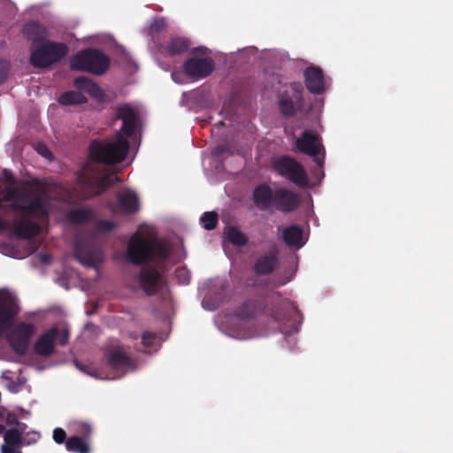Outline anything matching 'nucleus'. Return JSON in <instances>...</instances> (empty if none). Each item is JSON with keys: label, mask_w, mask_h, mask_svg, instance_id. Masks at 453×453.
Wrapping results in <instances>:
<instances>
[{"label": "nucleus", "mask_w": 453, "mask_h": 453, "mask_svg": "<svg viewBox=\"0 0 453 453\" xmlns=\"http://www.w3.org/2000/svg\"><path fill=\"white\" fill-rule=\"evenodd\" d=\"M139 111L128 104H123L116 109V119L122 120L120 130L117 131L114 139L93 140L89 144V157L96 163L112 165L121 163L129 150V142L135 132L139 121Z\"/></svg>", "instance_id": "obj_1"}, {"label": "nucleus", "mask_w": 453, "mask_h": 453, "mask_svg": "<svg viewBox=\"0 0 453 453\" xmlns=\"http://www.w3.org/2000/svg\"><path fill=\"white\" fill-rule=\"evenodd\" d=\"M171 245L163 240L150 241L136 233L131 236L127 248V258L135 265L149 261L160 264L167 260L172 254Z\"/></svg>", "instance_id": "obj_2"}, {"label": "nucleus", "mask_w": 453, "mask_h": 453, "mask_svg": "<svg viewBox=\"0 0 453 453\" xmlns=\"http://www.w3.org/2000/svg\"><path fill=\"white\" fill-rule=\"evenodd\" d=\"M4 202H11V207L17 214L36 218L48 215L45 199L35 189L30 188H10L3 197H0V210L6 209Z\"/></svg>", "instance_id": "obj_3"}, {"label": "nucleus", "mask_w": 453, "mask_h": 453, "mask_svg": "<svg viewBox=\"0 0 453 453\" xmlns=\"http://www.w3.org/2000/svg\"><path fill=\"white\" fill-rule=\"evenodd\" d=\"M119 181V178L111 173L93 174L88 171L86 166L77 176L74 192L77 194L79 199L87 200L101 194L114 183Z\"/></svg>", "instance_id": "obj_4"}, {"label": "nucleus", "mask_w": 453, "mask_h": 453, "mask_svg": "<svg viewBox=\"0 0 453 453\" xmlns=\"http://www.w3.org/2000/svg\"><path fill=\"white\" fill-rule=\"evenodd\" d=\"M110 58L97 49L88 48L77 52L70 59V68L84 71L96 75H103L109 69Z\"/></svg>", "instance_id": "obj_5"}, {"label": "nucleus", "mask_w": 453, "mask_h": 453, "mask_svg": "<svg viewBox=\"0 0 453 453\" xmlns=\"http://www.w3.org/2000/svg\"><path fill=\"white\" fill-rule=\"evenodd\" d=\"M274 172L301 188H310L309 176L304 166L295 157L288 155L280 156L272 162Z\"/></svg>", "instance_id": "obj_6"}, {"label": "nucleus", "mask_w": 453, "mask_h": 453, "mask_svg": "<svg viewBox=\"0 0 453 453\" xmlns=\"http://www.w3.org/2000/svg\"><path fill=\"white\" fill-rule=\"evenodd\" d=\"M68 52L63 42H47L35 49L30 56V63L37 68L48 67L60 61Z\"/></svg>", "instance_id": "obj_7"}, {"label": "nucleus", "mask_w": 453, "mask_h": 453, "mask_svg": "<svg viewBox=\"0 0 453 453\" xmlns=\"http://www.w3.org/2000/svg\"><path fill=\"white\" fill-rule=\"evenodd\" d=\"M303 91L302 83L294 81L278 95L279 110L284 117L290 118L303 110L304 105Z\"/></svg>", "instance_id": "obj_8"}, {"label": "nucleus", "mask_w": 453, "mask_h": 453, "mask_svg": "<svg viewBox=\"0 0 453 453\" xmlns=\"http://www.w3.org/2000/svg\"><path fill=\"white\" fill-rule=\"evenodd\" d=\"M296 150L305 155L313 157L321 172V178L324 176V156L325 149L319 134L311 130H305L296 141Z\"/></svg>", "instance_id": "obj_9"}, {"label": "nucleus", "mask_w": 453, "mask_h": 453, "mask_svg": "<svg viewBox=\"0 0 453 453\" xmlns=\"http://www.w3.org/2000/svg\"><path fill=\"white\" fill-rule=\"evenodd\" d=\"M19 311L16 297L8 291H0V337L12 328Z\"/></svg>", "instance_id": "obj_10"}, {"label": "nucleus", "mask_w": 453, "mask_h": 453, "mask_svg": "<svg viewBox=\"0 0 453 453\" xmlns=\"http://www.w3.org/2000/svg\"><path fill=\"white\" fill-rule=\"evenodd\" d=\"M35 332V327L31 323L21 322L4 336L7 339L12 349L16 354L25 355L28 349L30 340Z\"/></svg>", "instance_id": "obj_11"}, {"label": "nucleus", "mask_w": 453, "mask_h": 453, "mask_svg": "<svg viewBox=\"0 0 453 453\" xmlns=\"http://www.w3.org/2000/svg\"><path fill=\"white\" fill-rule=\"evenodd\" d=\"M74 257L86 267H95L100 262V252L90 241L76 239Z\"/></svg>", "instance_id": "obj_12"}, {"label": "nucleus", "mask_w": 453, "mask_h": 453, "mask_svg": "<svg viewBox=\"0 0 453 453\" xmlns=\"http://www.w3.org/2000/svg\"><path fill=\"white\" fill-rule=\"evenodd\" d=\"M185 73L194 80L208 77L214 70V62L211 58H189L183 64Z\"/></svg>", "instance_id": "obj_13"}, {"label": "nucleus", "mask_w": 453, "mask_h": 453, "mask_svg": "<svg viewBox=\"0 0 453 453\" xmlns=\"http://www.w3.org/2000/svg\"><path fill=\"white\" fill-rule=\"evenodd\" d=\"M106 365L118 371L134 370L135 367L134 360L131 354L126 352L120 347H114L106 349L104 353Z\"/></svg>", "instance_id": "obj_14"}, {"label": "nucleus", "mask_w": 453, "mask_h": 453, "mask_svg": "<svg viewBox=\"0 0 453 453\" xmlns=\"http://www.w3.org/2000/svg\"><path fill=\"white\" fill-rule=\"evenodd\" d=\"M300 204L299 196L287 188H277L274 190L273 206L278 211L288 213L295 211Z\"/></svg>", "instance_id": "obj_15"}, {"label": "nucleus", "mask_w": 453, "mask_h": 453, "mask_svg": "<svg viewBox=\"0 0 453 453\" xmlns=\"http://www.w3.org/2000/svg\"><path fill=\"white\" fill-rule=\"evenodd\" d=\"M139 283L148 296H153L160 289L162 277L156 267L146 266L142 268L139 273Z\"/></svg>", "instance_id": "obj_16"}, {"label": "nucleus", "mask_w": 453, "mask_h": 453, "mask_svg": "<svg viewBox=\"0 0 453 453\" xmlns=\"http://www.w3.org/2000/svg\"><path fill=\"white\" fill-rule=\"evenodd\" d=\"M23 219H15L12 222V233L13 234L22 240H29L40 234L41 227L40 226L30 220L28 218H33V216H24L21 215ZM47 216H40L37 217V219H43L47 218ZM34 219H36V217H34Z\"/></svg>", "instance_id": "obj_17"}, {"label": "nucleus", "mask_w": 453, "mask_h": 453, "mask_svg": "<svg viewBox=\"0 0 453 453\" xmlns=\"http://www.w3.org/2000/svg\"><path fill=\"white\" fill-rule=\"evenodd\" d=\"M305 86L312 94H320L324 91V73L320 67L308 66L303 73Z\"/></svg>", "instance_id": "obj_18"}, {"label": "nucleus", "mask_w": 453, "mask_h": 453, "mask_svg": "<svg viewBox=\"0 0 453 453\" xmlns=\"http://www.w3.org/2000/svg\"><path fill=\"white\" fill-rule=\"evenodd\" d=\"M58 335V329L53 327L42 334L34 345L35 352L42 357H50L54 352L55 341Z\"/></svg>", "instance_id": "obj_19"}, {"label": "nucleus", "mask_w": 453, "mask_h": 453, "mask_svg": "<svg viewBox=\"0 0 453 453\" xmlns=\"http://www.w3.org/2000/svg\"><path fill=\"white\" fill-rule=\"evenodd\" d=\"M273 196L274 190L268 184L262 183L253 190V202L258 209L268 210L273 206Z\"/></svg>", "instance_id": "obj_20"}, {"label": "nucleus", "mask_w": 453, "mask_h": 453, "mask_svg": "<svg viewBox=\"0 0 453 453\" xmlns=\"http://www.w3.org/2000/svg\"><path fill=\"white\" fill-rule=\"evenodd\" d=\"M118 205L123 214H134L140 210L137 195L132 190H126L117 196Z\"/></svg>", "instance_id": "obj_21"}, {"label": "nucleus", "mask_w": 453, "mask_h": 453, "mask_svg": "<svg viewBox=\"0 0 453 453\" xmlns=\"http://www.w3.org/2000/svg\"><path fill=\"white\" fill-rule=\"evenodd\" d=\"M74 87L81 93L86 92L93 98L103 100L104 97V90L93 80L88 77L80 76L73 81Z\"/></svg>", "instance_id": "obj_22"}, {"label": "nucleus", "mask_w": 453, "mask_h": 453, "mask_svg": "<svg viewBox=\"0 0 453 453\" xmlns=\"http://www.w3.org/2000/svg\"><path fill=\"white\" fill-rule=\"evenodd\" d=\"M264 303L258 300H248L235 311V315L242 320L256 318L264 311Z\"/></svg>", "instance_id": "obj_23"}, {"label": "nucleus", "mask_w": 453, "mask_h": 453, "mask_svg": "<svg viewBox=\"0 0 453 453\" xmlns=\"http://www.w3.org/2000/svg\"><path fill=\"white\" fill-rule=\"evenodd\" d=\"M303 231L297 225H292L285 227L282 231V239L284 242L289 246L296 249L302 248L305 242L303 239Z\"/></svg>", "instance_id": "obj_24"}, {"label": "nucleus", "mask_w": 453, "mask_h": 453, "mask_svg": "<svg viewBox=\"0 0 453 453\" xmlns=\"http://www.w3.org/2000/svg\"><path fill=\"white\" fill-rule=\"evenodd\" d=\"M23 34L34 43L44 40L48 35L46 27L37 21L27 22L23 27Z\"/></svg>", "instance_id": "obj_25"}, {"label": "nucleus", "mask_w": 453, "mask_h": 453, "mask_svg": "<svg viewBox=\"0 0 453 453\" xmlns=\"http://www.w3.org/2000/svg\"><path fill=\"white\" fill-rule=\"evenodd\" d=\"M278 265L275 255H264L257 258L254 265V272L257 275H267L273 272Z\"/></svg>", "instance_id": "obj_26"}, {"label": "nucleus", "mask_w": 453, "mask_h": 453, "mask_svg": "<svg viewBox=\"0 0 453 453\" xmlns=\"http://www.w3.org/2000/svg\"><path fill=\"white\" fill-rule=\"evenodd\" d=\"M189 49V41L185 37H173L164 47L165 53L170 56L181 55Z\"/></svg>", "instance_id": "obj_27"}, {"label": "nucleus", "mask_w": 453, "mask_h": 453, "mask_svg": "<svg viewBox=\"0 0 453 453\" xmlns=\"http://www.w3.org/2000/svg\"><path fill=\"white\" fill-rule=\"evenodd\" d=\"M72 224H85L93 219V211L90 209H73L66 215Z\"/></svg>", "instance_id": "obj_28"}, {"label": "nucleus", "mask_w": 453, "mask_h": 453, "mask_svg": "<svg viewBox=\"0 0 453 453\" xmlns=\"http://www.w3.org/2000/svg\"><path fill=\"white\" fill-rule=\"evenodd\" d=\"M225 234L228 242L234 246L243 247L248 243V237L237 226H227Z\"/></svg>", "instance_id": "obj_29"}, {"label": "nucleus", "mask_w": 453, "mask_h": 453, "mask_svg": "<svg viewBox=\"0 0 453 453\" xmlns=\"http://www.w3.org/2000/svg\"><path fill=\"white\" fill-rule=\"evenodd\" d=\"M87 97L77 89V91H67L59 96L58 102L63 105H78L87 103Z\"/></svg>", "instance_id": "obj_30"}, {"label": "nucleus", "mask_w": 453, "mask_h": 453, "mask_svg": "<svg viewBox=\"0 0 453 453\" xmlns=\"http://www.w3.org/2000/svg\"><path fill=\"white\" fill-rule=\"evenodd\" d=\"M65 448L73 453H90L89 445L82 438L76 435L66 440Z\"/></svg>", "instance_id": "obj_31"}, {"label": "nucleus", "mask_w": 453, "mask_h": 453, "mask_svg": "<svg viewBox=\"0 0 453 453\" xmlns=\"http://www.w3.org/2000/svg\"><path fill=\"white\" fill-rule=\"evenodd\" d=\"M4 441L10 446H22V436L19 432L14 428H9L4 434Z\"/></svg>", "instance_id": "obj_32"}, {"label": "nucleus", "mask_w": 453, "mask_h": 453, "mask_svg": "<svg viewBox=\"0 0 453 453\" xmlns=\"http://www.w3.org/2000/svg\"><path fill=\"white\" fill-rule=\"evenodd\" d=\"M200 220L206 230H213L218 225V213L206 211L201 216Z\"/></svg>", "instance_id": "obj_33"}, {"label": "nucleus", "mask_w": 453, "mask_h": 453, "mask_svg": "<svg viewBox=\"0 0 453 453\" xmlns=\"http://www.w3.org/2000/svg\"><path fill=\"white\" fill-rule=\"evenodd\" d=\"M41 438V434L35 430L27 432L22 435V446L35 444Z\"/></svg>", "instance_id": "obj_34"}, {"label": "nucleus", "mask_w": 453, "mask_h": 453, "mask_svg": "<svg viewBox=\"0 0 453 453\" xmlns=\"http://www.w3.org/2000/svg\"><path fill=\"white\" fill-rule=\"evenodd\" d=\"M117 224L107 219H101L96 223V230L100 233H110L114 230Z\"/></svg>", "instance_id": "obj_35"}, {"label": "nucleus", "mask_w": 453, "mask_h": 453, "mask_svg": "<svg viewBox=\"0 0 453 453\" xmlns=\"http://www.w3.org/2000/svg\"><path fill=\"white\" fill-rule=\"evenodd\" d=\"M165 27H166L165 19L162 17H159V18H156L151 22V24L150 26V29L152 32L158 33V32L163 31L165 28Z\"/></svg>", "instance_id": "obj_36"}, {"label": "nucleus", "mask_w": 453, "mask_h": 453, "mask_svg": "<svg viewBox=\"0 0 453 453\" xmlns=\"http://www.w3.org/2000/svg\"><path fill=\"white\" fill-rule=\"evenodd\" d=\"M155 339L156 334L152 332L145 331L142 334V342L147 348L153 346Z\"/></svg>", "instance_id": "obj_37"}, {"label": "nucleus", "mask_w": 453, "mask_h": 453, "mask_svg": "<svg viewBox=\"0 0 453 453\" xmlns=\"http://www.w3.org/2000/svg\"><path fill=\"white\" fill-rule=\"evenodd\" d=\"M66 439V433L64 429L57 427L53 430V440L58 444L64 443Z\"/></svg>", "instance_id": "obj_38"}, {"label": "nucleus", "mask_w": 453, "mask_h": 453, "mask_svg": "<svg viewBox=\"0 0 453 453\" xmlns=\"http://www.w3.org/2000/svg\"><path fill=\"white\" fill-rule=\"evenodd\" d=\"M175 274H176L178 280L180 283H182V284L188 283L189 275H188V273L185 269H183V268L177 269Z\"/></svg>", "instance_id": "obj_39"}, {"label": "nucleus", "mask_w": 453, "mask_h": 453, "mask_svg": "<svg viewBox=\"0 0 453 453\" xmlns=\"http://www.w3.org/2000/svg\"><path fill=\"white\" fill-rule=\"evenodd\" d=\"M20 446H10L7 443H4L1 446V452L2 453H22L19 449Z\"/></svg>", "instance_id": "obj_40"}, {"label": "nucleus", "mask_w": 453, "mask_h": 453, "mask_svg": "<svg viewBox=\"0 0 453 453\" xmlns=\"http://www.w3.org/2000/svg\"><path fill=\"white\" fill-rule=\"evenodd\" d=\"M69 339V334L66 330L59 331L58 330V335L57 337V340L58 341V343L61 346H65L67 344Z\"/></svg>", "instance_id": "obj_41"}, {"label": "nucleus", "mask_w": 453, "mask_h": 453, "mask_svg": "<svg viewBox=\"0 0 453 453\" xmlns=\"http://www.w3.org/2000/svg\"><path fill=\"white\" fill-rule=\"evenodd\" d=\"M5 422L8 426H16L19 422V418L14 412H8L5 416Z\"/></svg>", "instance_id": "obj_42"}, {"label": "nucleus", "mask_w": 453, "mask_h": 453, "mask_svg": "<svg viewBox=\"0 0 453 453\" xmlns=\"http://www.w3.org/2000/svg\"><path fill=\"white\" fill-rule=\"evenodd\" d=\"M228 151V148L226 145H219L213 150V155L219 157Z\"/></svg>", "instance_id": "obj_43"}, {"label": "nucleus", "mask_w": 453, "mask_h": 453, "mask_svg": "<svg viewBox=\"0 0 453 453\" xmlns=\"http://www.w3.org/2000/svg\"><path fill=\"white\" fill-rule=\"evenodd\" d=\"M272 317H273L274 319L276 321H279V322L283 321L285 319V318H286L285 313H283L281 311H279L278 310L277 311H273L272 312Z\"/></svg>", "instance_id": "obj_44"}, {"label": "nucleus", "mask_w": 453, "mask_h": 453, "mask_svg": "<svg viewBox=\"0 0 453 453\" xmlns=\"http://www.w3.org/2000/svg\"><path fill=\"white\" fill-rule=\"evenodd\" d=\"M14 429L18 430L21 436L26 434V430L27 428V425L26 423L20 422L19 420L18 424L16 425V427H13Z\"/></svg>", "instance_id": "obj_45"}, {"label": "nucleus", "mask_w": 453, "mask_h": 453, "mask_svg": "<svg viewBox=\"0 0 453 453\" xmlns=\"http://www.w3.org/2000/svg\"><path fill=\"white\" fill-rule=\"evenodd\" d=\"M41 261L44 264H48L51 260V257L48 254H41Z\"/></svg>", "instance_id": "obj_46"}, {"label": "nucleus", "mask_w": 453, "mask_h": 453, "mask_svg": "<svg viewBox=\"0 0 453 453\" xmlns=\"http://www.w3.org/2000/svg\"><path fill=\"white\" fill-rule=\"evenodd\" d=\"M42 155H43L45 157H49L50 156H52V154L48 150L46 147H43V150L39 151Z\"/></svg>", "instance_id": "obj_47"}, {"label": "nucleus", "mask_w": 453, "mask_h": 453, "mask_svg": "<svg viewBox=\"0 0 453 453\" xmlns=\"http://www.w3.org/2000/svg\"><path fill=\"white\" fill-rule=\"evenodd\" d=\"M7 223L0 217V231L6 229Z\"/></svg>", "instance_id": "obj_48"}, {"label": "nucleus", "mask_w": 453, "mask_h": 453, "mask_svg": "<svg viewBox=\"0 0 453 453\" xmlns=\"http://www.w3.org/2000/svg\"><path fill=\"white\" fill-rule=\"evenodd\" d=\"M5 80V74L0 70V84Z\"/></svg>", "instance_id": "obj_49"}, {"label": "nucleus", "mask_w": 453, "mask_h": 453, "mask_svg": "<svg viewBox=\"0 0 453 453\" xmlns=\"http://www.w3.org/2000/svg\"><path fill=\"white\" fill-rule=\"evenodd\" d=\"M6 429L5 426L2 424H0V434H4Z\"/></svg>", "instance_id": "obj_50"}, {"label": "nucleus", "mask_w": 453, "mask_h": 453, "mask_svg": "<svg viewBox=\"0 0 453 453\" xmlns=\"http://www.w3.org/2000/svg\"><path fill=\"white\" fill-rule=\"evenodd\" d=\"M6 372H3V378H4V379H9V378L7 377V375H5V373H6Z\"/></svg>", "instance_id": "obj_51"}, {"label": "nucleus", "mask_w": 453, "mask_h": 453, "mask_svg": "<svg viewBox=\"0 0 453 453\" xmlns=\"http://www.w3.org/2000/svg\"><path fill=\"white\" fill-rule=\"evenodd\" d=\"M20 411H21L22 413L28 414V412H26V411H24V409H20Z\"/></svg>", "instance_id": "obj_52"}, {"label": "nucleus", "mask_w": 453, "mask_h": 453, "mask_svg": "<svg viewBox=\"0 0 453 453\" xmlns=\"http://www.w3.org/2000/svg\"><path fill=\"white\" fill-rule=\"evenodd\" d=\"M218 125H220V126H221V125H224V123H223V121H222V120H220V121H219Z\"/></svg>", "instance_id": "obj_53"}, {"label": "nucleus", "mask_w": 453, "mask_h": 453, "mask_svg": "<svg viewBox=\"0 0 453 453\" xmlns=\"http://www.w3.org/2000/svg\"><path fill=\"white\" fill-rule=\"evenodd\" d=\"M4 417V412L0 411V418Z\"/></svg>", "instance_id": "obj_54"}]
</instances>
